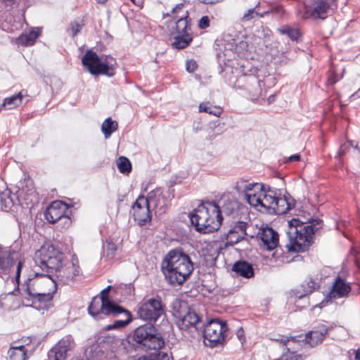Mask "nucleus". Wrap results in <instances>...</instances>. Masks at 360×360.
Listing matches in <instances>:
<instances>
[{
	"mask_svg": "<svg viewBox=\"0 0 360 360\" xmlns=\"http://www.w3.org/2000/svg\"><path fill=\"white\" fill-rule=\"evenodd\" d=\"M188 13L183 12V14L174 17L171 23L174 25L171 34H191V27L188 25Z\"/></svg>",
	"mask_w": 360,
	"mask_h": 360,
	"instance_id": "b1692460",
	"label": "nucleus"
},
{
	"mask_svg": "<svg viewBox=\"0 0 360 360\" xmlns=\"http://www.w3.org/2000/svg\"><path fill=\"white\" fill-rule=\"evenodd\" d=\"M88 311L96 320H100L103 319L104 316H115L122 309L120 305L103 296L101 300L94 298L90 303Z\"/></svg>",
	"mask_w": 360,
	"mask_h": 360,
	"instance_id": "4468645a",
	"label": "nucleus"
},
{
	"mask_svg": "<svg viewBox=\"0 0 360 360\" xmlns=\"http://www.w3.org/2000/svg\"><path fill=\"white\" fill-rule=\"evenodd\" d=\"M248 224L244 221H238L235 225L229 230V232L236 233L239 234V238H244L246 233Z\"/></svg>",
	"mask_w": 360,
	"mask_h": 360,
	"instance_id": "e433bc0d",
	"label": "nucleus"
},
{
	"mask_svg": "<svg viewBox=\"0 0 360 360\" xmlns=\"http://www.w3.org/2000/svg\"><path fill=\"white\" fill-rule=\"evenodd\" d=\"M186 68L188 72H193L197 68V63L194 60L186 61Z\"/></svg>",
	"mask_w": 360,
	"mask_h": 360,
	"instance_id": "8fccbe9b",
	"label": "nucleus"
},
{
	"mask_svg": "<svg viewBox=\"0 0 360 360\" xmlns=\"http://www.w3.org/2000/svg\"><path fill=\"white\" fill-rule=\"evenodd\" d=\"M355 359L360 360V347L355 352Z\"/></svg>",
	"mask_w": 360,
	"mask_h": 360,
	"instance_id": "13d9d810",
	"label": "nucleus"
},
{
	"mask_svg": "<svg viewBox=\"0 0 360 360\" xmlns=\"http://www.w3.org/2000/svg\"><path fill=\"white\" fill-rule=\"evenodd\" d=\"M150 360H169V355L165 352H160L148 356Z\"/></svg>",
	"mask_w": 360,
	"mask_h": 360,
	"instance_id": "c03bdc74",
	"label": "nucleus"
},
{
	"mask_svg": "<svg viewBox=\"0 0 360 360\" xmlns=\"http://www.w3.org/2000/svg\"><path fill=\"white\" fill-rule=\"evenodd\" d=\"M238 236H239V234H237L236 233H235L228 231L227 240L229 243L236 244L243 239V238H239Z\"/></svg>",
	"mask_w": 360,
	"mask_h": 360,
	"instance_id": "a18cd8bd",
	"label": "nucleus"
},
{
	"mask_svg": "<svg viewBox=\"0 0 360 360\" xmlns=\"http://www.w3.org/2000/svg\"><path fill=\"white\" fill-rule=\"evenodd\" d=\"M172 314L176 319V324L181 330L195 329L198 331L202 329L200 326V317L193 310L188 307L184 302L175 301L172 304Z\"/></svg>",
	"mask_w": 360,
	"mask_h": 360,
	"instance_id": "1a4fd4ad",
	"label": "nucleus"
},
{
	"mask_svg": "<svg viewBox=\"0 0 360 360\" xmlns=\"http://www.w3.org/2000/svg\"><path fill=\"white\" fill-rule=\"evenodd\" d=\"M73 346V340L71 336L62 338L47 354V360H65L67 352Z\"/></svg>",
	"mask_w": 360,
	"mask_h": 360,
	"instance_id": "6ab92c4d",
	"label": "nucleus"
},
{
	"mask_svg": "<svg viewBox=\"0 0 360 360\" xmlns=\"http://www.w3.org/2000/svg\"><path fill=\"white\" fill-rule=\"evenodd\" d=\"M189 217L195 230L202 233L218 230L222 221L219 207L214 202L201 203Z\"/></svg>",
	"mask_w": 360,
	"mask_h": 360,
	"instance_id": "20e7f679",
	"label": "nucleus"
},
{
	"mask_svg": "<svg viewBox=\"0 0 360 360\" xmlns=\"http://www.w3.org/2000/svg\"><path fill=\"white\" fill-rule=\"evenodd\" d=\"M17 0H0V20L11 25V30L15 27L13 23L15 22L13 8L16 5Z\"/></svg>",
	"mask_w": 360,
	"mask_h": 360,
	"instance_id": "5701e85b",
	"label": "nucleus"
},
{
	"mask_svg": "<svg viewBox=\"0 0 360 360\" xmlns=\"http://www.w3.org/2000/svg\"><path fill=\"white\" fill-rule=\"evenodd\" d=\"M283 360H301V356L296 354L295 352H291L290 348H287V352L282 354Z\"/></svg>",
	"mask_w": 360,
	"mask_h": 360,
	"instance_id": "37998d69",
	"label": "nucleus"
},
{
	"mask_svg": "<svg viewBox=\"0 0 360 360\" xmlns=\"http://www.w3.org/2000/svg\"><path fill=\"white\" fill-rule=\"evenodd\" d=\"M63 259V254L53 245H44L35 254L36 264L48 273H53V269L60 264Z\"/></svg>",
	"mask_w": 360,
	"mask_h": 360,
	"instance_id": "f8f14e48",
	"label": "nucleus"
},
{
	"mask_svg": "<svg viewBox=\"0 0 360 360\" xmlns=\"http://www.w3.org/2000/svg\"><path fill=\"white\" fill-rule=\"evenodd\" d=\"M110 289V285H109V286H108L105 289H104V290L101 292V293H102L101 297H103H103H105V295H105V294H106V293H108Z\"/></svg>",
	"mask_w": 360,
	"mask_h": 360,
	"instance_id": "bf43d9fd",
	"label": "nucleus"
},
{
	"mask_svg": "<svg viewBox=\"0 0 360 360\" xmlns=\"http://www.w3.org/2000/svg\"><path fill=\"white\" fill-rule=\"evenodd\" d=\"M120 308L122 309V311L117 312L115 316H117L120 314H124L125 319L122 320H116L114 321L112 324L108 325L106 326L107 330H110L113 329H120L124 328L131 321L132 315L131 312L121 306Z\"/></svg>",
	"mask_w": 360,
	"mask_h": 360,
	"instance_id": "cd10ccee",
	"label": "nucleus"
},
{
	"mask_svg": "<svg viewBox=\"0 0 360 360\" xmlns=\"http://www.w3.org/2000/svg\"><path fill=\"white\" fill-rule=\"evenodd\" d=\"M232 271L237 275L245 278H250L253 277L255 274L252 264L245 261L236 262L232 267Z\"/></svg>",
	"mask_w": 360,
	"mask_h": 360,
	"instance_id": "bb28decb",
	"label": "nucleus"
},
{
	"mask_svg": "<svg viewBox=\"0 0 360 360\" xmlns=\"http://www.w3.org/2000/svg\"><path fill=\"white\" fill-rule=\"evenodd\" d=\"M83 66L93 75L112 77L115 73L116 60L110 56H101L88 50L82 58Z\"/></svg>",
	"mask_w": 360,
	"mask_h": 360,
	"instance_id": "0eeeda50",
	"label": "nucleus"
},
{
	"mask_svg": "<svg viewBox=\"0 0 360 360\" xmlns=\"http://www.w3.org/2000/svg\"><path fill=\"white\" fill-rule=\"evenodd\" d=\"M132 2H134V0H131Z\"/></svg>",
	"mask_w": 360,
	"mask_h": 360,
	"instance_id": "774afa93",
	"label": "nucleus"
},
{
	"mask_svg": "<svg viewBox=\"0 0 360 360\" xmlns=\"http://www.w3.org/2000/svg\"><path fill=\"white\" fill-rule=\"evenodd\" d=\"M238 191L244 193L248 203L259 212L271 214L276 194L274 191H265L259 183L242 182L238 186Z\"/></svg>",
	"mask_w": 360,
	"mask_h": 360,
	"instance_id": "39448f33",
	"label": "nucleus"
},
{
	"mask_svg": "<svg viewBox=\"0 0 360 360\" xmlns=\"http://www.w3.org/2000/svg\"><path fill=\"white\" fill-rule=\"evenodd\" d=\"M224 78L229 85L242 90L251 101H255L263 96L261 81L254 75H241L236 77L232 70H225Z\"/></svg>",
	"mask_w": 360,
	"mask_h": 360,
	"instance_id": "423d86ee",
	"label": "nucleus"
},
{
	"mask_svg": "<svg viewBox=\"0 0 360 360\" xmlns=\"http://www.w3.org/2000/svg\"><path fill=\"white\" fill-rule=\"evenodd\" d=\"M327 333V327L324 325H321L319 326L317 329L313 330L307 333L304 340L307 344L313 347L320 344Z\"/></svg>",
	"mask_w": 360,
	"mask_h": 360,
	"instance_id": "393cba45",
	"label": "nucleus"
},
{
	"mask_svg": "<svg viewBox=\"0 0 360 360\" xmlns=\"http://www.w3.org/2000/svg\"><path fill=\"white\" fill-rule=\"evenodd\" d=\"M31 193L30 194V202H32L33 198H35V192L34 191L30 190Z\"/></svg>",
	"mask_w": 360,
	"mask_h": 360,
	"instance_id": "052dcab7",
	"label": "nucleus"
},
{
	"mask_svg": "<svg viewBox=\"0 0 360 360\" xmlns=\"http://www.w3.org/2000/svg\"><path fill=\"white\" fill-rule=\"evenodd\" d=\"M164 311L160 299L153 297L141 302L137 314L143 320L156 321L164 314Z\"/></svg>",
	"mask_w": 360,
	"mask_h": 360,
	"instance_id": "2eb2a0df",
	"label": "nucleus"
},
{
	"mask_svg": "<svg viewBox=\"0 0 360 360\" xmlns=\"http://www.w3.org/2000/svg\"><path fill=\"white\" fill-rule=\"evenodd\" d=\"M152 211L158 214H162L166 212L169 205L170 192L157 188L148 193L146 197Z\"/></svg>",
	"mask_w": 360,
	"mask_h": 360,
	"instance_id": "dca6fc26",
	"label": "nucleus"
},
{
	"mask_svg": "<svg viewBox=\"0 0 360 360\" xmlns=\"http://www.w3.org/2000/svg\"><path fill=\"white\" fill-rule=\"evenodd\" d=\"M165 279L172 285H181L193 271L190 257L179 250H170L162 262Z\"/></svg>",
	"mask_w": 360,
	"mask_h": 360,
	"instance_id": "f03ea898",
	"label": "nucleus"
},
{
	"mask_svg": "<svg viewBox=\"0 0 360 360\" xmlns=\"http://www.w3.org/2000/svg\"><path fill=\"white\" fill-rule=\"evenodd\" d=\"M20 345H18V344H17V343H13V344L11 345V347H19V346H20Z\"/></svg>",
	"mask_w": 360,
	"mask_h": 360,
	"instance_id": "338daca9",
	"label": "nucleus"
},
{
	"mask_svg": "<svg viewBox=\"0 0 360 360\" xmlns=\"http://www.w3.org/2000/svg\"><path fill=\"white\" fill-rule=\"evenodd\" d=\"M57 278L65 284H68L71 281H75L80 276V269L78 262L75 261H62L58 267L53 269Z\"/></svg>",
	"mask_w": 360,
	"mask_h": 360,
	"instance_id": "f3484780",
	"label": "nucleus"
},
{
	"mask_svg": "<svg viewBox=\"0 0 360 360\" xmlns=\"http://www.w3.org/2000/svg\"><path fill=\"white\" fill-rule=\"evenodd\" d=\"M65 203L62 201H54L46 209L44 214V217L51 224H54L63 218L68 220L65 215Z\"/></svg>",
	"mask_w": 360,
	"mask_h": 360,
	"instance_id": "4be33fe9",
	"label": "nucleus"
},
{
	"mask_svg": "<svg viewBox=\"0 0 360 360\" xmlns=\"http://www.w3.org/2000/svg\"><path fill=\"white\" fill-rule=\"evenodd\" d=\"M98 3H105L107 0H96Z\"/></svg>",
	"mask_w": 360,
	"mask_h": 360,
	"instance_id": "69168bd1",
	"label": "nucleus"
},
{
	"mask_svg": "<svg viewBox=\"0 0 360 360\" xmlns=\"http://www.w3.org/2000/svg\"><path fill=\"white\" fill-rule=\"evenodd\" d=\"M0 202L2 208L6 211L11 209L13 205V200L7 193H2L0 195Z\"/></svg>",
	"mask_w": 360,
	"mask_h": 360,
	"instance_id": "79ce46f5",
	"label": "nucleus"
},
{
	"mask_svg": "<svg viewBox=\"0 0 360 360\" xmlns=\"http://www.w3.org/2000/svg\"><path fill=\"white\" fill-rule=\"evenodd\" d=\"M117 129V123L112 121L111 118H107L103 122L101 126V131L103 133L105 138L108 139L111 134Z\"/></svg>",
	"mask_w": 360,
	"mask_h": 360,
	"instance_id": "f704fd0d",
	"label": "nucleus"
},
{
	"mask_svg": "<svg viewBox=\"0 0 360 360\" xmlns=\"http://www.w3.org/2000/svg\"><path fill=\"white\" fill-rule=\"evenodd\" d=\"M8 360H25L27 353L24 345L11 347L8 352Z\"/></svg>",
	"mask_w": 360,
	"mask_h": 360,
	"instance_id": "7c9ffc66",
	"label": "nucleus"
},
{
	"mask_svg": "<svg viewBox=\"0 0 360 360\" xmlns=\"http://www.w3.org/2000/svg\"><path fill=\"white\" fill-rule=\"evenodd\" d=\"M336 82H337V79H336L333 78V77H330V78H329V82H330V84H335Z\"/></svg>",
	"mask_w": 360,
	"mask_h": 360,
	"instance_id": "e2e57ef3",
	"label": "nucleus"
},
{
	"mask_svg": "<svg viewBox=\"0 0 360 360\" xmlns=\"http://www.w3.org/2000/svg\"><path fill=\"white\" fill-rule=\"evenodd\" d=\"M133 340L138 347L144 349H160L165 345V340L153 325L144 324L135 329Z\"/></svg>",
	"mask_w": 360,
	"mask_h": 360,
	"instance_id": "9d476101",
	"label": "nucleus"
},
{
	"mask_svg": "<svg viewBox=\"0 0 360 360\" xmlns=\"http://www.w3.org/2000/svg\"><path fill=\"white\" fill-rule=\"evenodd\" d=\"M275 101V95H271L267 98L268 104L272 103Z\"/></svg>",
	"mask_w": 360,
	"mask_h": 360,
	"instance_id": "4d7b16f0",
	"label": "nucleus"
},
{
	"mask_svg": "<svg viewBox=\"0 0 360 360\" xmlns=\"http://www.w3.org/2000/svg\"><path fill=\"white\" fill-rule=\"evenodd\" d=\"M302 286L304 288V295H299V298H302L306 295L311 293L314 290L316 289L317 283L314 280L310 279L306 283H304Z\"/></svg>",
	"mask_w": 360,
	"mask_h": 360,
	"instance_id": "a19ab883",
	"label": "nucleus"
},
{
	"mask_svg": "<svg viewBox=\"0 0 360 360\" xmlns=\"http://www.w3.org/2000/svg\"><path fill=\"white\" fill-rule=\"evenodd\" d=\"M292 206H293L292 201L287 198L285 195H276L271 214H285L291 209Z\"/></svg>",
	"mask_w": 360,
	"mask_h": 360,
	"instance_id": "a878e982",
	"label": "nucleus"
},
{
	"mask_svg": "<svg viewBox=\"0 0 360 360\" xmlns=\"http://www.w3.org/2000/svg\"><path fill=\"white\" fill-rule=\"evenodd\" d=\"M277 342H281L283 345H287L290 342H295V338H285L282 337L280 339H276Z\"/></svg>",
	"mask_w": 360,
	"mask_h": 360,
	"instance_id": "603ef678",
	"label": "nucleus"
},
{
	"mask_svg": "<svg viewBox=\"0 0 360 360\" xmlns=\"http://www.w3.org/2000/svg\"><path fill=\"white\" fill-rule=\"evenodd\" d=\"M148 202L146 197L141 195L132 205L134 220L141 226L145 225L151 219V208Z\"/></svg>",
	"mask_w": 360,
	"mask_h": 360,
	"instance_id": "a211bd4d",
	"label": "nucleus"
},
{
	"mask_svg": "<svg viewBox=\"0 0 360 360\" xmlns=\"http://www.w3.org/2000/svg\"><path fill=\"white\" fill-rule=\"evenodd\" d=\"M184 4H177L173 9H172V14L174 15V17L179 16L183 14V12H188L187 11H185L184 9Z\"/></svg>",
	"mask_w": 360,
	"mask_h": 360,
	"instance_id": "de8ad7c7",
	"label": "nucleus"
},
{
	"mask_svg": "<svg viewBox=\"0 0 360 360\" xmlns=\"http://www.w3.org/2000/svg\"><path fill=\"white\" fill-rule=\"evenodd\" d=\"M300 160V155L299 154H295L292 155H290L288 158V161L289 162H297Z\"/></svg>",
	"mask_w": 360,
	"mask_h": 360,
	"instance_id": "864d4df0",
	"label": "nucleus"
},
{
	"mask_svg": "<svg viewBox=\"0 0 360 360\" xmlns=\"http://www.w3.org/2000/svg\"><path fill=\"white\" fill-rule=\"evenodd\" d=\"M236 334L241 344H243L245 342V332L243 329L242 328H238Z\"/></svg>",
	"mask_w": 360,
	"mask_h": 360,
	"instance_id": "3c124183",
	"label": "nucleus"
},
{
	"mask_svg": "<svg viewBox=\"0 0 360 360\" xmlns=\"http://www.w3.org/2000/svg\"><path fill=\"white\" fill-rule=\"evenodd\" d=\"M278 31L283 34H286L293 41L297 40L300 36L298 30L292 28L289 26H283L281 28L278 29Z\"/></svg>",
	"mask_w": 360,
	"mask_h": 360,
	"instance_id": "58836bf2",
	"label": "nucleus"
},
{
	"mask_svg": "<svg viewBox=\"0 0 360 360\" xmlns=\"http://www.w3.org/2000/svg\"><path fill=\"white\" fill-rule=\"evenodd\" d=\"M351 290V287L349 283L345 282L340 277H338L329 293L326 297L325 300H323L320 304V307H323L325 305V302L327 303L332 299L345 297L348 295Z\"/></svg>",
	"mask_w": 360,
	"mask_h": 360,
	"instance_id": "aec40b11",
	"label": "nucleus"
},
{
	"mask_svg": "<svg viewBox=\"0 0 360 360\" xmlns=\"http://www.w3.org/2000/svg\"><path fill=\"white\" fill-rule=\"evenodd\" d=\"M336 8V0H307L300 15L304 19H325Z\"/></svg>",
	"mask_w": 360,
	"mask_h": 360,
	"instance_id": "9b49d317",
	"label": "nucleus"
},
{
	"mask_svg": "<svg viewBox=\"0 0 360 360\" xmlns=\"http://www.w3.org/2000/svg\"><path fill=\"white\" fill-rule=\"evenodd\" d=\"M15 282L19 293L25 299L31 300L33 304H46L50 302L56 291V282L50 276H39L35 274L33 277H27L21 285L20 282Z\"/></svg>",
	"mask_w": 360,
	"mask_h": 360,
	"instance_id": "f257e3e1",
	"label": "nucleus"
},
{
	"mask_svg": "<svg viewBox=\"0 0 360 360\" xmlns=\"http://www.w3.org/2000/svg\"><path fill=\"white\" fill-rule=\"evenodd\" d=\"M173 37L174 41L172 42V46L177 49L186 48L192 41L191 34H174Z\"/></svg>",
	"mask_w": 360,
	"mask_h": 360,
	"instance_id": "2f4dec72",
	"label": "nucleus"
},
{
	"mask_svg": "<svg viewBox=\"0 0 360 360\" xmlns=\"http://www.w3.org/2000/svg\"><path fill=\"white\" fill-rule=\"evenodd\" d=\"M22 96V91H20L15 95L7 97L4 100L2 106L7 107L8 109H13L21 104Z\"/></svg>",
	"mask_w": 360,
	"mask_h": 360,
	"instance_id": "473e14b6",
	"label": "nucleus"
},
{
	"mask_svg": "<svg viewBox=\"0 0 360 360\" xmlns=\"http://www.w3.org/2000/svg\"><path fill=\"white\" fill-rule=\"evenodd\" d=\"M210 26V18L208 16H202L198 22V27L200 29H206Z\"/></svg>",
	"mask_w": 360,
	"mask_h": 360,
	"instance_id": "09e8293b",
	"label": "nucleus"
},
{
	"mask_svg": "<svg viewBox=\"0 0 360 360\" xmlns=\"http://www.w3.org/2000/svg\"><path fill=\"white\" fill-rule=\"evenodd\" d=\"M82 27V25L78 23L77 22H73L70 25V34L72 37H75L77 34L78 32H79L81 28Z\"/></svg>",
	"mask_w": 360,
	"mask_h": 360,
	"instance_id": "49530a36",
	"label": "nucleus"
},
{
	"mask_svg": "<svg viewBox=\"0 0 360 360\" xmlns=\"http://www.w3.org/2000/svg\"><path fill=\"white\" fill-rule=\"evenodd\" d=\"M259 238L262 242L264 248L269 251L276 250L273 253L275 257L278 250V234L272 228L266 227L261 229Z\"/></svg>",
	"mask_w": 360,
	"mask_h": 360,
	"instance_id": "412c9836",
	"label": "nucleus"
},
{
	"mask_svg": "<svg viewBox=\"0 0 360 360\" xmlns=\"http://www.w3.org/2000/svg\"><path fill=\"white\" fill-rule=\"evenodd\" d=\"M199 111L207 112L216 117H219L222 113V109L221 108L210 106L205 103L200 104Z\"/></svg>",
	"mask_w": 360,
	"mask_h": 360,
	"instance_id": "4c0bfd02",
	"label": "nucleus"
},
{
	"mask_svg": "<svg viewBox=\"0 0 360 360\" xmlns=\"http://www.w3.org/2000/svg\"><path fill=\"white\" fill-rule=\"evenodd\" d=\"M200 2L202 3V4H217L219 1H221V0H199Z\"/></svg>",
	"mask_w": 360,
	"mask_h": 360,
	"instance_id": "5fc2aeb1",
	"label": "nucleus"
},
{
	"mask_svg": "<svg viewBox=\"0 0 360 360\" xmlns=\"http://www.w3.org/2000/svg\"><path fill=\"white\" fill-rule=\"evenodd\" d=\"M103 256L108 259H112L117 252V245L112 242V239L108 238L103 244Z\"/></svg>",
	"mask_w": 360,
	"mask_h": 360,
	"instance_id": "c9c22d12",
	"label": "nucleus"
},
{
	"mask_svg": "<svg viewBox=\"0 0 360 360\" xmlns=\"http://www.w3.org/2000/svg\"><path fill=\"white\" fill-rule=\"evenodd\" d=\"M221 212L226 213L227 215L233 214L234 213H246L247 208L245 207H239L238 203L236 200H224V204L222 205Z\"/></svg>",
	"mask_w": 360,
	"mask_h": 360,
	"instance_id": "c756f323",
	"label": "nucleus"
},
{
	"mask_svg": "<svg viewBox=\"0 0 360 360\" xmlns=\"http://www.w3.org/2000/svg\"><path fill=\"white\" fill-rule=\"evenodd\" d=\"M258 7L259 4H257L255 8H250L247 11H245L243 15L241 17L240 20L242 22H248L253 19L255 16L259 15V14L257 11V8Z\"/></svg>",
	"mask_w": 360,
	"mask_h": 360,
	"instance_id": "ea45409f",
	"label": "nucleus"
},
{
	"mask_svg": "<svg viewBox=\"0 0 360 360\" xmlns=\"http://www.w3.org/2000/svg\"><path fill=\"white\" fill-rule=\"evenodd\" d=\"M228 326L225 322L218 319L210 321L203 329L204 343L206 346L214 347L225 341Z\"/></svg>",
	"mask_w": 360,
	"mask_h": 360,
	"instance_id": "ddd939ff",
	"label": "nucleus"
},
{
	"mask_svg": "<svg viewBox=\"0 0 360 360\" xmlns=\"http://www.w3.org/2000/svg\"><path fill=\"white\" fill-rule=\"evenodd\" d=\"M319 219H311L308 222H302L298 219L288 221L286 233L290 243L286 245L289 251L304 252L311 244L313 235L321 228Z\"/></svg>",
	"mask_w": 360,
	"mask_h": 360,
	"instance_id": "7ed1b4c3",
	"label": "nucleus"
},
{
	"mask_svg": "<svg viewBox=\"0 0 360 360\" xmlns=\"http://www.w3.org/2000/svg\"><path fill=\"white\" fill-rule=\"evenodd\" d=\"M25 258L18 250L0 246V276L13 274L15 281L18 283L21 271L25 267Z\"/></svg>",
	"mask_w": 360,
	"mask_h": 360,
	"instance_id": "6e6552de",
	"label": "nucleus"
},
{
	"mask_svg": "<svg viewBox=\"0 0 360 360\" xmlns=\"http://www.w3.org/2000/svg\"><path fill=\"white\" fill-rule=\"evenodd\" d=\"M345 153V150L344 149V146H342L340 148V150H338V153H337V155L335 156V158H340Z\"/></svg>",
	"mask_w": 360,
	"mask_h": 360,
	"instance_id": "6e6d98bb",
	"label": "nucleus"
},
{
	"mask_svg": "<svg viewBox=\"0 0 360 360\" xmlns=\"http://www.w3.org/2000/svg\"><path fill=\"white\" fill-rule=\"evenodd\" d=\"M116 165L119 172L124 175H128L131 172V162L124 156L119 157L116 160Z\"/></svg>",
	"mask_w": 360,
	"mask_h": 360,
	"instance_id": "72a5a7b5",
	"label": "nucleus"
},
{
	"mask_svg": "<svg viewBox=\"0 0 360 360\" xmlns=\"http://www.w3.org/2000/svg\"><path fill=\"white\" fill-rule=\"evenodd\" d=\"M137 360H150L148 356H143L139 357Z\"/></svg>",
	"mask_w": 360,
	"mask_h": 360,
	"instance_id": "680f3d73",
	"label": "nucleus"
},
{
	"mask_svg": "<svg viewBox=\"0 0 360 360\" xmlns=\"http://www.w3.org/2000/svg\"><path fill=\"white\" fill-rule=\"evenodd\" d=\"M356 265L360 268V262L359 261V259L357 258L356 259Z\"/></svg>",
	"mask_w": 360,
	"mask_h": 360,
	"instance_id": "0e129e2a",
	"label": "nucleus"
},
{
	"mask_svg": "<svg viewBox=\"0 0 360 360\" xmlns=\"http://www.w3.org/2000/svg\"><path fill=\"white\" fill-rule=\"evenodd\" d=\"M40 32V30L37 28L31 30L29 33L22 34L16 39V43L25 46H32L39 36Z\"/></svg>",
	"mask_w": 360,
	"mask_h": 360,
	"instance_id": "c85d7f7f",
	"label": "nucleus"
}]
</instances>
